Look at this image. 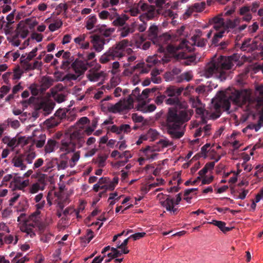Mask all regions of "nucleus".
Returning a JSON list of instances; mask_svg holds the SVG:
<instances>
[{
  "label": "nucleus",
  "instance_id": "f257e3e1",
  "mask_svg": "<svg viewBox=\"0 0 263 263\" xmlns=\"http://www.w3.org/2000/svg\"><path fill=\"white\" fill-rule=\"evenodd\" d=\"M150 40L153 43L159 46L158 51L159 52H165V50L171 53L172 55L176 57L177 59H189V61L193 62L195 57L187 54V52H191L193 48L188 45L189 42L185 40L176 42L174 44H170L177 36L173 37L171 34H148Z\"/></svg>",
  "mask_w": 263,
  "mask_h": 263
},
{
  "label": "nucleus",
  "instance_id": "f03ea898",
  "mask_svg": "<svg viewBox=\"0 0 263 263\" xmlns=\"http://www.w3.org/2000/svg\"><path fill=\"white\" fill-rule=\"evenodd\" d=\"M191 115L188 110L178 111L174 108H169L163 125L172 138L179 139L183 136L185 129L182 125L190 119Z\"/></svg>",
  "mask_w": 263,
  "mask_h": 263
},
{
  "label": "nucleus",
  "instance_id": "7ed1b4c3",
  "mask_svg": "<svg viewBox=\"0 0 263 263\" xmlns=\"http://www.w3.org/2000/svg\"><path fill=\"white\" fill-rule=\"evenodd\" d=\"M229 69L230 55H220L218 58L215 55L206 64L203 74L207 78L214 76L223 81L228 76L227 71Z\"/></svg>",
  "mask_w": 263,
  "mask_h": 263
},
{
  "label": "nucleus",
  "instance_id": "20e7f679",
  "mask_svg": "<svg viewBox=\"0 0 263 263\" xmlns=\"http://www.w3.org/2000/svg\"><path fill=\"white\" fill-rule=\"evenodd\" d=\"M211 103L214 109L212 117L217 119L220 116L222 111L230 113V86L227 89L217 92L216 96L211 100Z\"/></svg>",
  "mask_w": 263,
  "mask_h": 263
},
{
  "label": "nucleus",
  "instance_id": "39448f33",
  "mask_svg": "<svg viewBox=\"0 0 263 263\" xmlns=\"http://www.w3.org/2000/svg\"><path fill=\"white\" fill-rule=\"evenodd\" d=\"M230 10L224 13H221L209 19L208 26H211L213 30H210L209 33L216 31L217 33H224L229 32L230 28Z\"/></svg>",
  "mask_w": 263,
  "mask_h": 263
},
{
  "label": "nucleus",
  "instance_id": "423d86ee",
  "mask_svg": "<svg viewBox=\"0 0 263 263\" xmlns=\"http://www.w3.org/2000/svg\"><path fill=\"white\" fill-rule=\"evenodd\" d=\"M128 44L127 40H123L117 43L115 47L109 48L100 58V62L102 64H105L116 58H121L123 57L125 47Z\"/></svg>",
  "mask_w": 263,
  "mask_h": 263
},
{
  "label": "nucleus",
  "instance_id": "0eeeda50",
  "mask_svg": "<svg viewBox=\"0 0 263 263\" xmlns=\"http://www.w3.org/2000/svg\"><path fill=\"white\" fill-rule=\"evenodd\" d=\"M133 103L134 100L131 95H129L127 98L121 100L115 104L108 103L107 109L109 112L114 114L120 112L133 108Z\"/></svg>",
  "mask_w": 263,
  "mask_h": 263
},
{
  "label": "nucleus",
  "instance_id": "6e6552de",
  "mask_svg": "<svg viewBox=\"0 0 263 263\" xmlns=\"http://www.w3.org/2000/svg\"><path fill=\"white\" fill-rule=\"evenodd\" d=\"M36 157L34 152H25L23 154L15 156L12 159L13 165L21 170L26 168L27 164H31Z\"/></svg>",
  "mask_w": 263,
  "mask_h": 263
},
{
  "label": "nucleus",
  "instance_id": "1a4fd4ad",
  "mask_svg": "<svg viewBox=\"0 0 263 263\" xmlns=\"http://www.w3.org/2000/svg\"><path fill=\"white\" fill-rule=\"evenodd\" d=\"M139 6L141 10L143 12V13L139 16L140 20L142 22H144L145 20H152L160 14V9H156L155 6L149 5L142 1L139 2Z\"/></svg>",
  "mask_w": 263,
  "mask_h": 263
},
{
  "label": "nucleus",
  "instance_id": "9d476101",
  "mask_svg": "<svg viewBox=\"0 0 263 263\" xmlns=\"http://www.w3.org/2000/svg\"><path fill=\"white\" fill-rule=\"evenodd\" d=\"M110 34H94L91 35L90 42L97 52H100L104 48V45L108 43L110 39L108 38Z\"/></svg>",
  "mask_w": 263,
  "mask_h": 263
},
{
  "label": "nucleus",
  "instance_id": "9b49d317",
  "mask_svg": "<svg viewBox=\"0 0 263 263\" xmlns=\"http://www.w3.org/2000/svg\"><path fill=\"white\" fill-rule=\"evenodd\" d=\"M24 177H21L17 173H13L12 182L9 183V187L12 190H23L29 185V180H24Z\"/></svg>",
  "mask_w": 263,
  "mask_h": 263
},
{
  "label": "nucleus",
  "instance_id": "f8f14e48",
  "mask_svg": "<svg viewBox=\"0 0 263 263\" xmlns=\"http://www.w3.org/2000/svg\"><path fill=\"white\" fill-rule=\"evenodd\" d=\"M59 147L61 152H65V154H67L74 151L76 148V144L72 139V136L70 135L66 138L61 140Z\"/></svg>",
  "mask_w": 263,
  "mask_h": 263
},
{
  "label": "nucleus",
  "instance_id": "ddd939ff",
  "mask_svg": "<svg viewBox=\"0 0 263 263\" xmlns=\"http://www.w3.org/2000/svg\"><path fill=\"white\" fill-rule=\"evenodd\" d=\"M71 66L75 73L81 76L87 70L88 67L91 65L87 61L83 62L77 59L71 64Z\"/></svg>",
  "mask_w": 263,
  "mask_h": 263
},
{
  "label": "nucleus",
  "instance_id": "4468645a",
  "mask_svg": "<svg viewBox=\"0 0 263 263\" xmlns=\"http://www.w3.org/2000/svg\"><path fill=\"white\" fill-rule=\"evenodd\" d=\"M255 46V44L254 43L253 40L252 41L251 39L248 38L245 40L241 45L238 43L236 44L235 48L237 49L239 48L242 51L250 52L251 50L256 49Z\"/></svg>",
  "mask_w": 263,
  "mask_h": 263
},
{
  "label": "nucleus",
  "instance_id": "2eb2a0df",
  "mask_svg": "<svg viewBox=\"0 0 263 263\" xmlns=\"http://www.w3.org/2000/svg\"><path fill=\"white\" fill-rule=\"evenodd\" d=\"M162 205L165 208L166 210L169 212H172L174 215L176 214L178 209L174 207V200L168 195L166 199L161 202Z\"/></svg>",
  "mask_w": 263,
  "mask_h": 263
},
{
  "label": "nucleus",
  "instance_id": "dca6fc26",
  "mask_svg": "<svg viewBox=\"0 0 263 263\" xmlns=\"http://www.w3.org/2000/svg\"><path fill=\"white\" fill-rule=\"evenodd\" d=\"M184 88L183 87L177 88L175 86H170L165 91V95L169 97H176L180 96Z\"/></svg>",
  "mask_w": 263,
  "mask_h": 263
},
{
  "label": "nucleus",
  "instance_id": "f3484780",
  "mask_svg": "<svg viewBox=\"0 0 263 263\" xmlns=\"http://www.w3.org/2000/svg\"><path fill=\"white\" fill-rule=\"evenodd\" d=\"M86 35L85 34L80 35L74 39L76 44H78L80 47L82 49H88L89 47V42L88 40H86Z\"/></svg>",
  "mask_w": 263,
  "mask_h": 263
},
{
  "label": "nucleus",
  "instance_id": "a211bd4d",
  "mask_svg": "<svg viewBox=\"0 0 263 263\" xmlns=\"http://www.w3.org/2000/svg\"><path fill=\"white\" fill-rule=\"evenodd\" d=\"M250 8L248 6H245L241 7L239 9V14L243 16V20L247 22L250 21L252 19V15L250 13Z\"/></svg>",
  "mask_w": 263,
  "mask_h": 263
},
{
  "label": "nucleus",
  "instance_id": "6ab92c4d",
  "mask_svg": "<svg viewBox=\"0 0 263 263\" xmlns=\"http://www.w3.org/2000/svg\"><path fill=\"white\" fill-rule=\"evenodd\" d=\"M57 144V141L52 139L48 140L46 144L45 145L44 149L46 153H50L54 151L55 147Z\"/></svg>",
  "mask_w": 263,
  "mask_h": 263
},
{
  "label": "nucleus",
  "instance_id": "aec40b11",
  "mask_svg": "<svg viewBox=\"0 0 263 263\" xmlns=\"http://www.w3.org/2000/svg\"><path fill=\"white\" fill-rule=\"evenodd\" d=\"M46 140L45 134H41L37 139L33 140L31 146L35 144L37 148H42L44 146Z\"/></svg>",
  "mask_w": 263,
  "mask_h": 263
},
{
  "label": "nucleus",
  "instance_id": "412c9836",
  "mask_svg": "<svg viewBox=\"0 0 263 263\" xmlns=\"http://www.w3.org/2000/svg\"><path fill=\"white\" fill-rule=\"evenodd\" d=\"M58 163V159H53L52 160H46L45 165L42 167L41 170L44 172H48L50 169L53 167Z\"/></svg>",
  "mask_w": 263,
  "mask_h": 263
},
{
  "label": "nucleus",
  "instance_id": "4be33fe9",
  "mask_svg": "<svg viewBox=\"0 0 263 263\" xmlns=\"http://www.w3.org/2000/svg\"><path fill=\"white\" fill-rule=\"evenodd\" d=\"M53 80L50 77H43L41 81V87L43 89L46 90L49 88L53 84Z\"/></svg>",
  "mask_w": 263,
  "mask_h": 263
},
{
  "label": "nucleus",
  "instance_id": "5701e85b",
  "mask_svg": "<svg viewBox=\"0 0 263 263\" xmlns=\"http://www.w3.org/2000/svg\"><path fill=\"white\" fill-rule=\"evenodd\" d=\"M128 17L124 14L122 16H120L119 15H118L113 21V24L116 26H122L125 23V21L127 20Z\"/></svg>",
  "mask_w": 263,
  "mask_h": 263
},
{
  "label": "nucleus",
  "instance_id": "b1692460",
  "mask_svg": "<svg viewBox=\"0 0 263 263\" xmlns=\"http://www.w3.org/2000/svg\"><path fill=\"white\" fill-rule=\"evenodd\" d=\"M212 223L218 227L224 233H226L230 231V228L226 227V223L224 222L218 220H213Z\"/></svg>",
  "mask_w": 263,
  "mask_h": 263
},
{
  "label": "nucleus",
  "instance_id": "393cba45",
  "mask_svg": "<svg viewBox=\"0 0 263 263\" xmlns=\"http://www.w3.org/2000/svg\"><path fill=\"white\" fill-rule=\"evenodd\" d=\"M145 39L143 36H140L139 39L136 41V44L137 47L140 48L142 46V48L143 49H147L150 47L151 43L149 42H146L143 43Z\"/></svg>",
  "mask_w": 263,
  "mask_h": 263
},
{
  "label": "nucleus",
  "instance_id": "a878e982",
  "mask_svg": "<svg viewBox=\"0 0 263 263\" xmlns=\"http://www.w3.org/2000/svg\"><path fill=\"white\" fill-rule=\"evenodd\" d=\"M253 42L255 44L256 49L259 48L263 50V34H258L254 37Z\"/></svg>",
  "mask_w": 263,
  "mask_h": 263
},
{
  "label": "nucleus",
  "instance_id": "bb28decb",
  "mask_svg": "<svg viewBox=\"0 0 263 263\" xmlns=\"http://www.w3.org/2000/svg\"><path fill=\"white\" fill-rule=\"evenodd\" d=\"M28 34H15L12 36V39L10 41L11 44L14 46H18L20 44L21 41L18 39L20 36L22 39H25L27 37Z\"/></svg>",
  "mask_w": 263,
  "mask_h": 263
},
{
  "label": "nucleus",
  "instance_id": "cd10ccee",
  "mask_svg": "<svg viewBox=\"0 0 263 263\" xmlns=\"http://www.w3.org/2000/svg\"><path fill=\"white\" fill-rule=\"evenodd\" d=\"M43 39V36L42 34H31V37L25 41L24 42V46H28L29 45V42L30 41L36 40V42H40L42 41Z\"/></svg>",
  "mask_w": 263,
  "mask_h": 263
},
{
  "label": "nucleus",
  "instance_id": "c85d7f7f",
  "mask_svg": "<svg viewBox=\"0 0 263 263\" xmlns=\"http://www.w3.org/2000/svg\"><path fill=\"white\" fill-rule=\"evenodd\" d=\"M151 68L143 63H139L133 67V70L135 71L136 69L141 68L140 73H147L149 72Z\"/></svg>",
  "mask_w": 263,
  "mask_h": 263
},
{
  "label": "nucleus",
  "instance_id": "c756f323",
  "mask_svg": "<svg viewBox=\"0 0 263 263\" xmlns=\"http://www.w3.org/2000/svg\"><path fill=\"white\" fill-rule=\"evenodd\" d=\"M31 140V138L20 136L17 137L18 146L24 147L27 145Z\"/></svg>",
  "mask_w": 263,
  "mask_h": 263
},
{
  "label": "nucleus",
  "instance_id": "7c9ffc66",
  "mask_svg": "<svg viewBox=\"0 0 263 263\" xmlns=\"http://www.w3.org/2000/svg\"><path fill=\"white\" fill-rule=\"evenodd\" d=\"M193 41L195 45L201 47H204L206 42V40L200 38L198 34L194 36Z\"/></svg>",
  "mask_w": 263,
  "mask_h": 263
},
{
  "label": "nucleus",
  "instance_id": "2f4dec72",
  "mask_svg": "<svg viewBox=\"0 0 263 263\" xmlns=\"http://www.w3.org/2000/svg\"><path fill=\"white\" fill-rule=\"evenodd\" d=\"M237 169V174H239L241 171V168L243 167L244 170L247 172H250L252 170V166L251 165H249L246 163V161H243L242 163H237L236 164Z\"/></svg>",
  "mask_w": 263,
  "mask_h": 263
},
{
  "label": "nucleus",
  "instance_id": "473e14b6",
  "mask_svg": "<svg viewBox=\"0 0 263 263\" xmlns=\"http://www.w3.org/2000/svg\"><path fill=\"white\" fill-rule=\"evenodd\" d=\"M13 173L11 174H7L5 176L3 179L2 181L1 186H9V183L12 182V180L13 179Z\"/></svg>",
  "mask_w": 263,
  "mask_h": 263
},
{
  "label": "nucleus",
  "instance_id": "72a5a7b5",
  "mask_svg": "<svg viewBox=\"0 0 263 263\" xmlns=\"http://www.w3.org/2000/svg\"><path fill=\"white\" fill-rule=\"evenodd\" d=\"M103 74V72H92L87 75V78L90 81L96 82L99 81L101 77Z\"/></svg>",
  "mask_w": 263,
  "mask_h": 263
},
{
  "label": "nucleus",
  "instance_id": "f704fd0d",
  "mask_svg": "<svg viewBox=\"0 0 263 263\" xmlns=\"http://www.w3.org/2000/svg\"><path fill=\"white\" fill-rule=\"evenodd\" d=\"M193 78V76L190 72H186L182 73L178 78V82H181L183 80L189 82Z\"/></svg>",
  "mask_w": 263,
  "mask_h": 263
},
{
  "label": "nucleus",
  "instance_id": "c9c22d12",
  "mask_svg": "<svg viewBox=\"0 0 263 263\" xmlns=\"http://www.w3.org/2000/svg\"><path fill=\"white\" fill-rule=\"evenodd\" d=\"M263 126V116L260 115L256 124L250 125L248 127L251 129H254L256 132H257L261 126Z\"/></svg>",
  "mask_w": 263,
  "mask_h": 263
},
{
  "label": "nucleus",
  "instance_id": "e433bc0d",
  "mask_svg": "<svg viewBox=\"0 0 263 263\" xmlns=\"http://www.w3.org/2000/svg\"><path fill=\"white\" fill-rule=\"evenodd\" d=\"M21 230L22 232L27 233V235H29L31 238H33L35 236V233L33 231V229L28 226H26L25 225L22 226L21 227Z\"/></svg>",
  "mask_w": 263,
  "mask_h": 263
},
{
  "label": "nucleus",
  "instance_id": "4c0bfd02",
  "mask_svg": "<svg viewBox=\"0 0 263 263\" xmlns=\"http://www.w3.org/2000/svg\"><path fill=\"white\" fill-rule=\"evenodd\" d=\"M80 152L78 151L72 155L69 164L70 167H73L76 165V162L79 160L80 157Z\"/></svg>",
  "mask_w": 263,
  "mask_h": 263
},
{
  "label": "nucleus",
  "instance_id": "58836bf2",
  "mask_svg": "<svg viewBox=\"0 0 263 263\" xmlns=\"http://www.w3.org/2000/svg\"><path fill=\"white\" fill-rule=\"evenodd\" d=\"M96 22L97 18L96 16L93 15L90 16L86 23V27L87 29H91L94 27V25L96 23Z\"/></svg>",
  "mask_w": 263,
  "mask_h": 263
},
{
  "label": "nucleus",
  "instance_id": "ea45409f",
  "mask_svg": "<svg viewBox=\"0 0 263 263\" xmlns=\"http://www.w3.org/2000/svg\"><path fill=\"white\" fill-rule=\"evenodd\" d=\"M139 8L140 6H139V3L137 4H134L132 8L129 10L128 12L132 16H137L140 13Z\"/></svg>",
  "mask_w": 263,
  "mask_h": 263
},
{
  "label": "nucleus",
  "instance_id": "a19ab883",
  "mask_svg": "<svg viewBox=\"0 0 263 263\" xmlns=\"http://www.w3.org/2000/svg\"><path fill=\"white\" fill-rule=\"evenodd\" d=\"M194 107H196V112L199 115H203L204 114V109L201 107V102L197 99L196 102L194 103Z\"/></svg>",
  "mask_w": 263,
  "mask_h": 263
},
{
  "label": "nucleus",
  "instance_id": "79ce46f5",
  "mask_svg": "<svg viewBox=\"0 0 263 263\" xmlns=\"http://www.w3.org/2000/svg\"><path fill=\"white\" fill-rule=\"evenodd\" d=\"M205 6V4L204 2L195 3L192 6V9L196 12L202 11Z\"/></svg>",
  "mask_w": 263,
  "mask_h": 263
},
{
  "label": "nucleus",
  "instance_id": "37998d69",
  "mask_svg": "<svg viewBox=\"0 0 263 263\" xmlns=\"http://www.w3.org/2000/svg\"><path fill=\"white\" fill-rule=\"evenodd\" d=\"M148 1L149 3L155 4V7H157L158 9H160V11L166 0H148Z\"/></svg>",
  "mask_w": 263,
  "mask_h": 263
},
{
  "label": "nucleus",
  "instance_id": "c03bdc74",
  "mask_svg": "<svg viewBox=\"0 0 263 263\" xmlns=\"http://www.w3.org/2000/svg\"><path fill=\"white\" fill-rule=\"evenodd\" d=\"M47 122L48 126L52 127L57 126L61 122V121L55 116V117L51 118L48 120Z\"/></svg>",
  "mask_w": 263,
  "mask_h": 263
},
{
  "label": "nucleus",
  "instance_id": "a18cd8bd",
  "mask_svg": "<svg viewBox=\"0 0 263 263\" xmlns=\"http://www.w3.org/2000/svg\"><path fill=\"white\" fill-rule=\"evenodd\" d=\"M158 62H160V61L156 59L155 57H149L147 58L146 60V64L147 66H149V67H152L155 65L158 64Z\"/></svg>",
  "mask_w": 263,
  "mask_h": 263
},
{
  "label": "nucleus",
  "instance_id": "49530a36",
  "mask_svg": "<svg viewBox=\"0 0 263 263\" xmlns=\"http://www.w3.org/2000/svg\"><path fill=\"white\" fill-rule=\"evenodd\" d=\"M62 23L61 21H57L53 23H51L49 26V29L50 31H54L59 28L62 26Z\"/></svg>",
  "mask_w": 263,
  "mask_h": 263
},
{
  "label": "nucleus",
  "instance_id": "de8ad7c7",
  "mask_svg": "<svg viewBox=\"0 0 263 263\" xmlns=\"http://www.w3.org/2000/svg\"><path fill=\"white\" fill-rule=\"evenodd\" d=\"M28 69H41L42 66V63L41 62H39L38 61H35L33 65L31 64H28Z\"/></svg>",
  "mask_w": 263,
  "mask_h": 263
},
{
  "label": "nucleus",
  "instance_id": "09e8293b",
  "mask_svg": "<svg viewBox=\"0 0 263 263\" xmlns=\"http://www.w3.org/2000/svg\"><path fill=\"white\" fill-rule=\"evenodd\" d=\"M7 145L9 147H11L12 148H14V147L17 146H18L17 137H15L12 139H9L8 142L7 143Z\"/></svg>",
  "mask_w": 263,
  "mask_h": 263
},
{
  "label": "nucleus",
  "instance_id": "8fccbe9b",
  "mask_svg": "<svg viewBox=\"0 0 263 263\" xmlns=\"http://www.w3.org/2000/svg\"><path fill=\"white\" fill-rule=\"evenodd\" d=\"M66 116V112L62 109H58L55 113V116L57 117L58 119L60 120V121H61L62 119L65 118Z\"/></svg>",
  "mask_w": 263,
  "mask_h": 263
},
{
  "label": "nucleus",
  "instance_id": "3c124183",
  "mask_svg": "<svg viewBox=\"0 0 263 263\" xmlns=\"http://www.w3.org/2000/svg\"><path fill=\"white\" fill-rule=\"evenodd\" d=\"M7 122L11 127L14 129H16L20 126V122L17 120H13L12 119L8 118Z\"/></svg>",
  "mask_w": 263,
  "mask_h": 263
},
{
  "label": "nucleus",
  "instance_id": "603ef678",
  "mask_svg": "<svg viewBox=\"0 0 263 263\" xmlns=\"http://www.w3.org/2000/svg\"><path fill=\"white\" fill-rule=\"evenodd\" d=\"M166 103L169 105H179L180 101L178 97L170 98L166 100Z\"/></svg>",
  "mask_w": 263,
  "mask_h": 263
},
{
  "label": "nucleus",
  "instance_id": "864d4df0",
  "mask_svg": "<svg viewBox=\"0 0 263 263\" xmlns=\"http://www.w3.org/2000/svg\"><path fill=\"white\" fill-rule=\"evenodd\" d=\"M248 192L249 191L248 190H244L241 193H239V194L234 193L233 196L236 199H244Z\"/></svg>",
  "mask_w": 263,
  "mask_h": 263
},
{
  "label": "nucleus",
  "instance_id": "5fc2aeb1",
  "mask_svg": "<svg viewBox=\"0 0 263 263\" xmlns=\"http://www.w3.org/2000/svg\"><path fill=\"white\" fill-rule=\"evenodd\" d=\"M28 221L39 223V212H35L28 217Z\"/></svg>",
  "mask_w": 263,
  "mask_h": 263
},
{
  "label": "nucleus",
  "instance_id": "6e6d98bb",
  "mask_svg": "<svg viewBox=\"0 0 263 263\" xmlns=\"http://www.w3.org/2000/svg\"><path fill=\"white\" fill-rule=\"evenodd\" d=\"M158 144L161 145L162 147H166L173 145V143L167 139H160L158 141Z\"/></svg>",
  "mask_w": 263,
  "mask_h": 263
},
{
  "label": "nucleus",
  "instance_id": "4d7b16f0",
  "mask_svg": "<svg viewBox=\"0 0 263 263\" xmlns=\"http://www.w3.org/2000/svg\"><path fill=\"white\" fill-rule=\"evenodd\" d=\"M222 37V34H215V35L212 40V45L217 46L218 45V43L219 40L221 39Z\"/></svg>",
  "mask_w": 263,
  "mask_h": 263
},
{
  "label": "nucleus",
  "instance_id": "13d9d810",
  "mask_svg": "<svg viewBox=\"0 0 263 263\" xmlns=\"http://www.w3.org/2000/svg\"><path fill=\"white\" fill-rule=\"evenodd\" d=\"M120 134L122 132L124 133H128L130 132V126L128 124H122L119 126Z\"/></svg>",
  "mask_w": 263,
  "mask_h": 263
},
{
  "label": "nucleus",
  "instance_id": "bf43d9fd",
  "mask_svg": "<svg viewBox=\"0 0 263 263\" xmlns=\"http://www.w3.org/2000/svg\"><path fill=\"white\" fill-rule=\"evenodd\" d=\"M144 107V106H141L139 108V110H140L144 112H152L155 110L156 108V107L154 104H150L147 106V108L146 109H143V108Z\"/></svg>",
  "mask_w": 263,
  "mask_h": 263
},
{
  "label": "nucleus",
  "instance_id": "052dcab7",
  "mask_svg": "<svg viewBox=\"0 0 263 263\" xmlns=\"http://www.w3.org/2000/svg\"><path fill=\"white\" fill-rule=\"evenodd\" d=\"M37 51V48H34L31 52H30L25 59V62H29L31 61L35 55L36 52Z\"/></svg>",
  "mask_w": 263,
  "mask_h": 263
},
{
  "label": "nucleus",
  "instance_id": "680f3d73",
  "mask_svg": "<svg viewBox=\"0 0 263 263\" xmlns=\"http://www.w3.org/2000/svg\"><path fill=\"white\" fill-rule=\"evenodd\" d=\"M37 23L36 22H33L31 24H26L24 23L20 22L18 24V28H24L25 26V27H27V26H28L30 29H32L33 28H34L37 25Z\"/></svg>",
  "mask_w": 263,
  "mask_h": 263
},
{
  "label": "nucleus",
  "instance_id": "e2e57ef3",
  "mask_svg": "<svg viewBox=\"0 0 263 263\" xmlns=\"http://www.w3.org/2000/svg\"><path fill=\"white\" fill-rule=\"evenodd\" d=\"M58 165V170H64L68 166V162L67 160H61L58 163H56Z\"/></svg>",
  "mask_w": 263,
  "mask_h": 263
},
{
  "label": "nucleus",
  "instance_id": "0e129e2a",
  "mask_svg": "<svg viewBox=\"0 0 263 263\" xmlns=\"http://www.w3.org/2000/svg\"><path fill=\"white\" fill-rule=\"evenodd\" d=\"M109 19L112 20L115 19L118 15V13L117 12V9L116 8H111L109 10Z\"/></svg>",
  "mask_w": 263,
  "mask_h": 263
},
{
  "label": "nucleus",
  "instance_id": "69168bd1",
  "mask_svg": "<svg viewBox=\"0 0 263 263\" xmlns=\"http://www.w3.org/2000/svg\"><path fill=\"white\" fill-rule=\"evenodd\" d=\"M13 195V196L9 200V205L11 206L14 204L20 196V194L18 193H14Z\"/></svg>",
  "mask_w": 263,
  "mask_h": 263
},
{
  "label": "nucleus",
  "instance_id": "338daca9",
  "mask_svg": "<svg viewBox=\"0 0 263 263\" xmlns=\"http://www.w3.org/2000/svg\"><path fill=\"white\" fill-rule=\"evenodd\" d=\"M163 14L165 17H170V18H172L173 19L175 18L177 15L176 13H174L173 11H172L170 9L166 10L164 12Z\"/></svg>",
  "mask_w": 263,
  "mask_h": 263
},
{
  "label": "nucleus",
  "instance_id": "774afa93",
  "mask_svg": "<svg viewBox=\"0 0 263 263\" xmlns=\"http://www.w3.org/2000/svg\"><path fill=\"white\" fill-rule=\"evenodd\" d=\"M73 61V60H64L62 61V64L61 66V68L63 70L68 69V68H69L70 65Z\"/></svg>",
  "mask_w": 263,
  "mask_h": 263
}]
</instances>
